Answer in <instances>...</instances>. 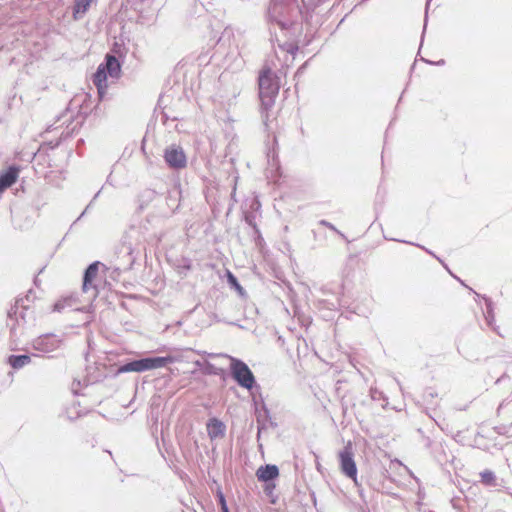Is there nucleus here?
Returning a JSON list of instances; mask_svg holds the SVG:
<instances>
[{"label":"nucleus","instance_id":"obj_1","mask_svg":"<svg viewBox=\"0 0 512 512\" xmlns=\"http://www.w3.org/2000/svg\"><path fill=\"white\" fill-rule=\"evenodd\" d=\"M299 14V7L295 0H271L267 12L270 24H276L281 30H287Z\"/></svg>","mask_w":512,"mask_h":512},{"label":"nucleus","instance_id":"obj_2","mask_svg":"<svg viewBox=\"0 0 512 512\" xmlns=\"http://www.w3.org/2000/svg\"><path fill=\"white\" fill-rule=\"evenodd\" d=\"M23 303V299L17 300L8 312L7 326L13 338L22 336L27 326L33 324L35 320L34 312Z\"/></svg>","mask_w":512,"mask_h":512},{"label":"nucleus","instance_id":"obj_3","mask_svg":"<svg viewBox=\"0 0 512 512\" xmlns=\"http://www.w3.org/2000/svg\"><path fill=\"white\" fill-rule=\"evenodd\" d=\"M258 85L261 106L267 111L273 107L279 92L280 86L277 76L271 71V69H263L258 78Z\"/></svg>","mask_w":512,"mask_h":512},{"label":"nucleus","instance_id":"obj_4","mask_svg":"<svg viewBox=\"0 0 512 512\" xmlns=\"http://www.w3.org/2000/svg\"><path fill=\"white\" fill-rule=\"evenodd\" d=\"M173 361L172 357H146L137 360L127 362L118 367L117 373H128V372H144L153 369L165 367L168 363Z\"/></svg>","mask_w":512,"mask_h":512},{"label":"nucleus","instance_id":"obj_5","mask_svg":"<svg viewBox=\"0 0 512 512\" xmlns=\"http://www.w3.org/2000/svg\"><path fill=\"white\" fill-rule=\"evenodd\" d=\"M230 372L237 384L247 390L256 386V379L249 366L242 360L229 356Z\"/></svg>","mask_w":512,"mask_h":512},{"label":"nucleus","instance_id":"obj_6","mask_svg":"<svg viewBox=\"0 0 512 512\" xmlns=\"http://www.w3.org/2000/svg\"><path fill=\"white\" fill-rule=\"evenodd\" d=\"M63 345V339L53 333H47L34 338L31 342V347L34 351L38 352V355L47 356L48 358H54V354L61 349Z\"/></svg>","mask_w":512,"mask_h":512},{"label":"nucleus","instance_id":"obj_7","mask_svg":"<svg viewBox=\"0 0 512 512\" xmlns=\"http://www.w3.org/2000/svg\"><path fill=\"white\" fill-rule=\"evenodd\" d=\"M163 158L169 168L181 170L187 166V157L180 145L171 144L164 150Z\"/></svg>","mask_w":512,"mask_h":512},{"label":"nucleus","instance_id":"obj_8","mask_svg":"<svg viewBox=\"0 0 512 512\" xmlns=\"http://www.w3.org/2000/svg\"><path fill=\"white\" fill-rule=\"evenodd\" d=\"M339 460L342 472L350 479L356 481L357 467L354 460L353 449L350 443L339 452Z\"/></svg>","mask_w":512,"mask_h":512},{"label":"nucleus","instance_id":"obj_9","mask_svg":"<svg viewBox=\"0 0 512 512\" xmlns=\"http://www.w3.org/2000/svg\"><path fill=\"white\" fill-rule=\"evenodd\" d=\"M109 75L101 65L98 66L96 72L93 75V83L97 88L100 99H103L107 89V77Z\"/></svg>","mask_w":512,"mask_h":512},{"label":"nucleus","instance_id":"obj_10","mask_svg":"<svg viewBox=\"0 0 512 512\" xmlns=\"http://www.w3.org/2000/svg\"><path fill=\"white\" fill-rule=\"evenodd\" d=\"M19 168L10 166L7 170L0 174V192L11 187L17 180Z\"/></svg>","mask_w":512,"mask_h":512},{"label":"nucleus","instance_id":"obj_11","mask_svg":"<svg viewBox=\"0 0 512 512\" xmlns=\"http://www.w3.org/2000/svg\"><path fill=\"white\" fill-rule=\"evenodd\" d=\"M100 65L104 67V70L111 78H119L121 74V65L115 56L110 54L106 55L105 62Z\"/></svg>","mask_w":512,"mask_h":512},{"label":"nucleus","instance_id":"obj_12","mask_svg":"<svg viewBox=\"0 0 512 512\" xmlns=\"http://www.w3.org/2000/svg\"><path fill=\"white\" fill-rule=\"evenodd\" d=\"M279 475V469L276 465L266 464L258 468L256 476L261 482H269L277 478Z\"/></svg>","mask_w":512,"mask_h":512},{"label":"nucleus","instance_id":"obj_13","mask_svg":"<svg viewBox=\"0 0 512 512\" xmlns=\"http://www.w3.org/2000/svg\"><path fill=\"white\" fill-rule=\"evenodd\" d=\"M207 430L209 437L216 439L225 435L226 427L222 421L217 418H212L207 423Z\"/></svg>","mask_w":512,"mask_h":512},{"label":"nucleus","instance_id":"obj_14","mask_svg":"<svg viewBox=\"0 0 512 512\" xmlns=\"http://www.w3.org/2000/svg\"><path fill=\"white\" fill-rule=\"evenodd\" d=\"M98 265L99 262H93L91 263L84 272L83 277V290L88 291L90 288H94L93 280L96 277L98 273Z\"/></svg>","mask_w":512,"mask_h":512},{"label":"nucleus","instance_id":"obj_15","mask_svg":"<svg viewBox=\"0 0 512 512\" xmlns=\"http://www.w3.org/2000/svg\"><path fill=\"white\" fill-rule=\"evenodd\" d=\"M32 362V356L29 354L9 355L7 363L15 370H19Z\"/></svg>","mask_w":512,"mask_h":512},{"label":"nucleus","instance_id":"obj_16","mask_svg":"<svg viewBox=\"0 0 512 512\" xmlns=\"http://www.w3.org/2000/svg\"><path fill=\"white\" fill-rule=\"evenodd\" d=\"M120 253H122L124 257H127L126 268H131L137 258L132 244L130 242L123 241L120 248Z\"/></svg>","mask_w":512,"mask_h":512},{"label":"nucleus","instance_id":"obj_17","mask_svg":"<svg viewBox=\"0 0 512 512\" xmlns=\"http://www.w3.org/2000/svg\"><path fill=\"white\" fill-rule=\"evenodd\" d=\"M483 299L485 301V304H486V311H485V321L487 323V325L489 327H491L495 332H497L498 334H500L497 330V328L494 326V322H495V314H494V307H493V303L491 301L490 298H487L485 296H483Z\"/></svg>","mask_w":512,"mask_h":512},{"label":"nucleus","instance_id":"obj_18","mask_svg":"<svg viewBox=\"0 0 512 512\" xmlns=\"http://www.w3.org/2000/svg\"><path fill=\"white\" fill-rule=\"evenodd\" d=\"M93 0H76L73 7V17L78 20L88 11Z\"/></svg>","mask_w":512,"mask_h":512},{"label":"nucleus","instance_id":"obj_19","mask_svg":"<svg viewBox=\"0 0 512 512\" xmlns=\"http://www.w3.org/2000/svg\"><path fill=\"white\" fill-rule=\"evenodd\" d=\"M480 482L486 487L498 486L497 477L492 470H484L479 473Z\"/></svg>","mask_w":512,"mask_h":512},{"label":"nucleus","instance_id":"obj_20","mask_svg":"<svg viewBox=\"0 0 512 512\" xmlns=\"http://www.w3.org/2000/svg\"><path fill=\"white\" fill-rule=\"evenodd\" d=\"M227 279L231 287L235 288V290H237L240 295H244L245 291L243 287L240 285L237 278L230 271L227 272Z\"/></svg>","mask_w":512,"mask_h":512},{"label":"nucleus","instance_id":"obj_21","mask_svg":"<svg viewBox=\"0 0 512 512\" xmlns=\"http://www.w3.org/2000/svg\"><path fill=\"white\" fill-rule=\"evenodd\" d=\"M72 298H65L63 300H59L54 304V311L56 312H62L65 307L71 306L72 304Z\"/></svg>","mask_w":512,"mask_h":512},{"label":"nucleus","instance_id":"obj_22","mask_svg":"<svg viewBox=\"0 0 512 512\" xmlns=\"http://www.w3.org/2000/svg\"><path fill=\"white\" fill-rule=\"evenodd\" d=\"M370 396H371L372 400H374V401H380V400L386 401L387 400L384 393L382 391H380L379 389H377L376 387L370 388Z\"/></svg>","mask_w":512,"mask_h":512},{"label":"nucleus","instance_id":"obj_23","mask_svg":"<svg viewBox=\"0 0 512 512\" xmlns=\"http://www.w3.org/2000/svg\"><path fill=\"white\" fill-rule=\"evenodd\" d=\"M217 498L221 508V512H229L225 496L220 489L217 491Z\"/></svg>","mask_w":512,"mask_h":512},{"label":"nucleus","instance_id":"obj_24","mask_svg":"<svg viewBox=\"0 0 512 512\" xmlns=\"http://www.w3.org/2000/svg\"><path fill=\"white\" fill-rule=\"evenodd\" d=\"M394 241H398L397 239H393ZM400 242H403V243H408V244H411V245H416L417 247H420L421 249H423L425 252H427L428 254L432 255L433 257L436 258V255L429 249L425 248L424 246H421L419 244H414L412 242H408V241H404V240H399ZM437 259L443 264V262L437 257Z\"/></svg>","mask_w":512,"mask_h":512},{"label":"nucleus","instance_id":"obj_25","mask_svg":"<svg viewBox=\"0 0 512 512\" xmlns=\"http://www.w3.org/2000/svg\"><path fill=\"white\" fill-rule=\"evenodd\" d=\"M319 224H320V225H323V226H325V227H327V228H329V229H331V230H333V231H335L336 233H338V234H340V235H342V234L340 233V231H338V230L336 229V227H335L333 224H331L330 222H328V221H326V220H320V221H319Z\"/></svg>","mask_w":512,"mask_h":512},{"label":"nucleus","instance_id":"obj_26","mask_svg":"<svg viewBox=\"0 0 512 512\" xmlns=\"http://www.w3.org/2000/svg\"><path fill=\"white\" fill-rule=\"evenodd\" d=\"M307 64H308V62H305L304 64H302V65L297 69V71H296V73H295V77H296V78H299V77H301V76L304 74L305 69H306V67H307Z\"/></svg>","mask_w":512,"mask_h":512},{"label":"nucleus","instance_id":"obj_27","mask_svg":"<svg viewBox=\"0 0 512 512\" xmlns=\"http://www.w3.org/2000/svg\"><path fill=\"white\" fill-rule=\"evenodd\" d=\"M436 396H437V393H434L433 391L429 390V391L425 392L424 400L428 401L429 398L432 399V398H434Z\"/></svg>","mask_w":512,"mask_h":512},{"label":"nucleus","instance_id":"obj_28","mask_svg":"<svg viewBox=\"0 0 512 512\" xmlns=\"http://www.w3.org/2000/svg\"><path fill=\"white\" fill-rule=\"evenodd\" d=\"M154 196V191H151V190H146L143 194H142V197H146L147 200H151Z\"/></svg>","mask_w":512,"mask_h":512},{"label":"nucleus","instance_id":"obj_29","mask_svg":"<svg viewBox=\"0 0 512 512\" xmlns=\"http://www.w3.org/2000/svg\"><path fill=\"white\" fill-rule=\"evenodd\" d=\"M66 413H67V417H68V419H70V420H73V419H76V418L80 417V414H79V413H77V414H76V416L71 415V414H70V412H69V410H67V412H66Z\"/></svg>","mask_w":512,"mask_h":512},{"label":"nucleus","instance_id":"obj_30","mask_svg":"<svg viewBox=\"0 0 512 512\" xmlns=\"http://www.w3.org/2000/svg\"><path fill=\"white\" fill-rule=\"evenodd\" d=\"M424 61L427 62V63H430V64H435V65H444V63H445V61L443 59H441V60H439V61H437L435 63H433L431 61H428V60H424Z\"/></svg>","mask_w":512,"mask_h":512},{"label":"nucleus","instance_id":"obj_31","mask_svg":"<svg viewBox=\"0 0 512 512\" xmlns=\"http://www.w3.org/2000/svg\"><path fill=\"white\" fill-rule=\"evenodd\" d=\"M267 157H269V158L271 157L270 153H269V154H267ZM272 160H273V161H275V153H274V152H273V154H272Z\"/></svg>","mask_w":512,"mask_h":512},{"label":"nucleus","instance_id":"obj_32","mask_svg":"<svg viewBox=\"0 0 512 512\" xmlns=\"http://www.w3.org/2000/svg\"><path fill=\"white\" fill-rule=\"evenodd\" d=\"M167 119H168L167 115L165 113H163V122H166Z\"/></svg>","mask_w":512,"mask_h":512}]
</instances>
